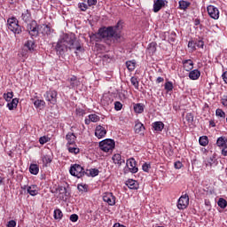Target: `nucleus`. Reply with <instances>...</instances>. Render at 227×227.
Masks as SVG:
<instances>
[{
    "mask_svg": "<svg viewBox=\"0 0 227 227\" xmlns=\"http://www.w3.org/2000/svg\"><path fill=\"white\" fill-rule=\"evenodd\" d=\"M69 51H74L75 54L84 53V45L81 42L77 41V37L74 34H64L59 40L55 46V51L58 56H63L65 52Z\"/></svg>",
    "mask_w": 227,
    "mask_h": 227,
    "instance_id": "1",
    "label": "nucleus"
},
{
    "mask_svg": "<svg viewBox=\"0 0 227 227\" xmlns=\"http://www.w3.org/2000/svg\"><path fill=\"white\" fill-rule=\"evenodd\" d=\"M121 29H123V21L119 20L115 26L99 28L98 33L90 35V39L96 42L105 40L110 45L111 40H114V42L121 40Z\"/></svg>",
    "mask_w": 227,
    "mask_h": 227,
    "instance_id": "2",
    "label": "nucleus"
},
{
    "mask_svg": "<svg viewBox=\"0 0 227 227\" xmlns=\"http://www.w3.org/2000/svg\"><path fill=\"white\" fill-rule=\"evenodd\" d=\"M7 27L10 31L14 33V35H20V33H22V27L19 25V20L15 17L7 20Z\"/></svg>",
    "mask_w": 227,
    "mask_h": 227,
    "instance_id": "3",
    "label": "nucleus"
},
{
    "mask_svg": "<svg viewBox=\"0 0 227 227\" xmlns=\"http://www.w3.org/2000/svg\"><path fill=\"white\" fill-rule=\"evenodd\" d=\"M115 143L114 140L111 138H106L101 142H99V148L102 152L112 153L113 150H114Z\"/></svg>",
    "mask_w": 227,
    "mask_h": 227,
    "instance_id": "4",
    "label": "nucleus"
},
{
    "mask_svg": "<svg viewBox=\"0 0 227 227\" xmlns=\"http://www.w3.org/2000/svg\"><path fill=\"white\" fill-rule=\"evenodd\" d=\"M27 29L31 38H36L40 33V25H38L35 20H32L27 24Z\"/></svg>",
    "mask_w": 227,
    "mask_h": 227,
    "instance_id": "5",
    "label": "nucleus"
},
{
    "mask_svg": "<svg viewBox=\"0 0 227 227\" xmlns=\"http://www.w3.org/2000/svg\"><path fill=\"white\" fill-rule=\"evenodd\" d=\"M69 172L72 176H76V178H81L82 176H84V168L79 164L72 165Z\"/></svg>",
    "mask_w": 227,
    "mask_h": 227,
    "instance_id": "6",
    "label": "nucleus"
},
{
    "mask_svg": "<svg viewBox=\"0 0 227 227\" xmlns=\"http://www.w3.org/2000/svg\"><path fill=\"white\" fill-rule=\"evenodd\" d=\"M44 98L47 102H50V104H52L53 106L56 105V102H58V91L56 90H48L44 94Z\"/></svg>",
    "mask_w": 227,
    "mask_h": 227,
    "instance_id": "7",
    "label": "nucleus"
},
{
    "mask_svg": "<svg viewBox=\"0 0 227 227\" xmlns=\"http://www.w3.org/2000/svg\"><path fill=\"white\" fill-rule=\"evenodd\" d=\"M137 163L136 162V159L129 158L126 161V166L129 171V173L136 174L137 171H139V168H137Z\"/></svg>",
    "mask_w": 227,
    "mask_h": 227,
    "instance_id": "8",
    "label": "nucleus"
},
{
    "mask_svg": "<svg viewBox=\"0 0 227 227\" xmlns=\"http://www.w3.org/2000/svg\"><path fill=\"white\" fill-rule=\"evenodd\" d=\"M186 207H189V195L184 194L179 198L177 201V208L179 210H185Z\"/></svg>",
    "mask_w": 227,
    "mask_h": 227,
    "instance_id": "9",
    "label": "nucleus"
},
{
    "mask_svg": "<svg viewBox=\"0 0 227 227\" xmlns=\"http://www.w3.org/2000/svg\"><path fill=\"white\" fill-rule=\"evenodd\" d=\"M103 201L110 205V207H114V205H116V197L113 192H106L103 195Z\"/></svg>",
    "mask_w": 227,
    "mask_h": 227,
    "instance_id": "10",
    "label": "nucleus"
},
{
    "mask_svg": "<svg viewBox=\"0 0 227 227\" xmlns=\"http://www.w3.org/2000/svg\"><path fill=\"white\" fill-rule=\"evenodd\" d=\"M207 10L211 19H214L215 20H217V19H219V9H217V7L214 5H208Z\"/></svg>",
    "mask_w": 227,
    "mask_h": 227,
    "instance_id": "11",
    "label": "nucleus"
},
{
    "mask_svg": "<svg viewBox=\"0 0 227 227\" xmlns=\"http://www.w3.org/2000/svg\"><path fill=\"white\" fill-rule=\"evenodd\" d=\"M168 4V2L166 0H154L153 2V12L154 13H158V12H160L164 6Z\"/></svg>",
    "mask_w": 227,
    "mask_h": 227,
    "instance_id": "12",
    "label": "nucleus"
},
{
    "mask_svg": "<svg viewBox=\"0 0 227 227\" xmlns=\"http://www.w3.org/2000/svg\"><path fill=\"white\" fill-rule=\"evenodd\" d=\"M106 134H107V129L102 125H98L96 127L95 129V136L98 137V139H102L103 137H106Z\"/></svg>",
    "mask_w": 227,
    "mask_h": 227,
    "instance_id": "13",
    "label": "nucleus"
},
{
    "mask_svg": "<svg viewBox=\"0 0 227 227\" xmlns=\"http://www.w3.org/2000/svg\"><path fill=\"white\" fill-rule=\"evenodd\" d=\"M204 164L206 168H212L213 166H217V159H215V156H211L204 160Z\"/></svg>",
    "mask_w": 227,
    "mask_h": 227,
    "instance_id": "14",
    "label": "nucleus"
},
{
    "mask_svg": "<svg viewBox=\"0 0 227 227\" xmlns=\"http://www.w3.org/2000/svg\"><path fill=\"white\" fill-rule=\"evenodd\" d=\"M183 67L186 72H191L194 68V63L191 59L183 60Z\"/></svg>",
    "mask_w": 227,
    "mask_h": 227,
    "instance_id": "15",
    "label": "nucleus"
},
{
    "mask_svg": "<svg viewBox=\"0 0 227 227\" xmlns=\"http://www.w3.org/2000/svg\"><path fill=\"white\" fill-rule=\"evenodd\" d=\"M200 76H201V72H200V70L198 69L191 70L189 73V78L192 81H198V79H200Z\"/></svg>",
    "mask_w": 227,
    "mask_h": 227,
    "instance_id": "16",
    "label": "nucleus"
},
{
    "mask_svg": "<svg viewBox=\"0 0 227 227\" xmlns=\"http://www.w3.org/2000/svg\"><path fill=\"white\" fill-rule=\"evenodd\" d=\"M112 160L114 161V164H117L119 167L125 164V160L121 159V155L120 153L114 154L112 157Z\"/></svg>",
    "mask_w": 227,
    "mask_h": 227,
    "instance_id": "17",
    "label": "nucleus"
},
{
    "mask_svg": "<svg viewBox=\"0 0 227 227\" xmlns=\"http://www.w3.org/2000/svg\"><path fill=\"white\" fill-rule=\"evenodd\" d=\"M66 139L67 141V146H70L75 145V139H77V137L74 133H68L66 136Z\"/></svg>",
    "mask_w": 227,
    "mask_h": 227,
    "instance_id": "18",
    "label": "nucleus"
},
{
    "mask_svg": "<svg viewBox=\"0 0 227 227\" xmlns=\"http://www.w3.org/2000/svg\"><path fill=\"white\" fill-rule=\"evenodd\" d=\"M126 185L129 187V189L131 190H137L139 188V184H137V181L134 180V179H129L126 182Z\"/></svg>",
    "mask_w": 227,
    "mask_h": 227,
    "instance_id": "19",
    "label": "nucleus"
},
{
    "mask_svg": "<svg viewBox=\"0 0 227 227\" xmlns=\"http://www.w3.org/2000/svg\"><path fill=\"white\" fill-rule=\"evenodd\" d=\"M146 52L149 56H153L154 52H157V43H149Z\"/></svg>",
    "mask_w": 227,
    "mask_h": 227,
    "instance_id": "20",
    "label": "nucleus"
},
{
    "mask_svg": "<svg viewBox=\"0 0 227 227\" xmlns=\"http://www.w3.org/2000/svg\"><path fill=\"white\" fill-rule=\"evenodd\" d=\"M39 32L42 35H49L51 33V27L49 25H39Z\"/></svg>",
    "mask_w": 227,
    "mask_h": 227,
    "instance_id": "21",
    "label": "nucleus"
},
{
    "mask_svg": "<svg viewBox=\"0 0 227 227\" xmlns=\"http://www.w3.org/2000/svg\"><path fill=\"white\" fill-rule=\"evenodd\" d=\"M216 145L218 146V148H224L225 146H227V138L226 137H220L217 138L216 140Z\"/></svg>",
    "mask_w": 227,
    "mask_h": 227,
    "instance_id": "22",
    "label": "nucleus"
},
{
    "mask_svg": "<svg viewBox=\"0 0 227 227\" xmlns=\"http://www.w3.org/2000/svg\"><path fill=\"white\" fill-rule=\"evenodd\" d=\"M27 192L28 194H30V196H36V194H38V186L35 184L27 186Z\"/></svg>",
    "mask_w": 227,
    "mask_h": 227,
    "instance_id": "23",
    "label": "nucleus"
},
{
    "mask_svg": "<svg viewBox=\"0 0 227 227\" xmlns=\"http://www.w3.org/2000/svg\"><path fill=\"white\" fill-rule=\"evenodd\" d=\"M153 128L156 132H162L164 130V122L155 121L153 123Z\"/></svg>",
    "mask_w": 227,
    "mask_h": 227,
    "instance_id": "24",
    "label": "nucleus"
},
{
    "mask_svg": "<svg viewBox=\"0 0 227 227\" xmlns=\"http://www.w3.org/2000/svg\"><path fill=\"white\" fill-rule=\"evenodd\" d=\"M87 148L90 153H93V152H95V150L98 148V144L96 142H89L87 145Z\"/></svg>",
    "mask_w": 227,
    "mask_h": 227,
    "instance_id": "25",
    "label": "nucleus"
},
{
    "mask_svg": "<svg viewBox=\"0 0 227 227\" xmlns=\"http://www.w3.org/2000/svg\"><path fill=\"white\" fill-rule=\"evenodd\" d=\"M17 106H19L18 98H13L12 102L7 104V107L10 111H13L15 108H17Z\"/></svg>",
    "mask_w": 227,
    "mask_h": 227,
    "instance_id": "26",
    "label": "nucleus"
},
{
    "mask_svg": "<svg viewBox=\"0 0 227 227\" xmlns=\"http://www.w3.org/2000/svg\"><path fill=\"white\" fill-rule=\"evenodd\" d=\"M145 130V125L143 123L137 121L135 124V132L136 134H141Z\"/></svg>",
    "mask_w": 227,
    "mask_h": 227,
    "instance_id": "27",
    "label": "nucleus"
},
{
    "mask_svg": "<svg viewBox=\"0 0 227 227\" xmlns=\"http://www.w3.org/2000/svg\"><path fill=\"white\" fill-rule=\"evenodd\" d=\"M40 171V168L38 167L37 164H31L29 167V172L31 175H38Z\"/></svg>",
    "mask_w": 227,
    "mask_h": 227,
    "instance_id": "28",
    "label": "nucleus"
},
{
    "mask_svg": "<svg viewBox=\"0 0 227 227\" xmlns=\"http://www.w3.org/2000/svg\"><path fill=\"white\" fill-rule=\"evenodd\" d=\"M126 67L129 72H134L136 70V60L127 61Z\"/></svg>",
    "mask_w": 227,
    "mask_h": 227,
    "instance_id": "29",
    "label": "nucleus"
},
{
    "mask_svg": "<svg viewBox=\"0 0 227 227\" xmlns=\"http://www.w3.org/2000/svg\"><path fill=\"white\" fill-rule=\"evenodd\" d=\"M67 148L69 153H74V155H77V153H79V148H77V145H75V144H74V145H67Z\"/></svg>",
    "mask_w": 227,
    "mask_h": 227,
    "instance_id": "30",
    "label": "nucleus"
},
{
    "mask_svg": "<svg viewBox=\"0 0 227 227\" xmlns=\"http://www.w3.org/2000/svg\"><path fill=\"white\" fill-rule=\"evenodd\" d=\"M22 20H24V22H29L31 20V12H29V10H26L22 15Z\"/></svg>",
    "mask_w": 227,
    "mask_h": 227,
    "instance_id": "31",
    "label": "nucleus"
},
{
    "mask_svg": "<svg viewBox=\"0 0 227 227\" xmlns=\"http://www.w3.org/2000/svg\"><path fill=\"white\" fill-rule=\"evenodd\" d=\"M98 173H100V171H98V168H90V169H87V176H92L95 177V176H98Z\"/></svg>",
    "mask_w": 227,
    "mask_h": 227,
    "instance_id": "32",
    "label": "nucleus"
},
{
    "mask_svg": "<svg viewBox=\"0 0 227 227\" xmlns=\"http://www.w3.org/2000/svg\"><path fill=\"white\" fill-rule=\"evenodd\" d=\"M191 6V3L187 1L181 0L179 1V9L187 10Z\"/></svg>",
    "mask_w": 227,
    "mask_h": 227,
    "instance_id": "33",
    "label": "nucleus"
},
{
    "mask_svg": "<svg viewBox=\"0 0 227 227\" xmlns=\"http://www.w3.org/2000/svg\"><path fill=\"white\" fill-rule=\"evenodd\" d=\"M134 111L135 113H137L138 114H141L145 111V106L143 104H136L134 106Z\"/></svg>",
    "mask_w": 227,
    "mask_h": 227,
    "instance_id": "34",
    "label": "nucleus"
},
{
    "mask_svg": "<svg viewBox=\"0 0 227 227\" xmlns=\"http://www.w3.org/2000/svg\"><path fill=\"white\" fill-rule=\"evenodd\" d=\"M25 47L28 49V51H35V40H28L25 43Z\"/></svg>",
    "mask_w": 227,
    "mask_h": 227,
    "instance_id": "35",
    "label": "nucleus"
},
{
    "mask_svg": "<svg viewBox=\"0 0 227 227\" xmlns=\"http://www.w3.org/2000/svg\"><path fill=\"white\" fill-rule=\"evenodd\" d=\"M200 146H207L208 145V137L207 136H202L199 139Z\"/></svg>",
    "mask_w": 227,
    "mask_h": 227,
    "instance_id": "36",
    "label": "nucleus"
},
{
    "mask_svg": "<svg viewBox=\"0 0 227 227\" xmlns=\"http://www.w3.org/2000/svg\"><path fill=\"white\" fill-rule=\"evenodd\" d=\"M130 82L136 90H139V80H137V77H136V76L131 77Z\"/></svg>",
    "mask_w": 227,
    "mask_h": 227,
    "instance_id": "37",
    "label": "nucleus"
},
{
    "mask_svg": "<svg viewBox=\"0 0 227 227\" xmlns=\"http://www.w3.org/2000/svg\"><path fill=\"white\" fill-rule=\"evenodd\" d=\"M53 216L54 219L60 220L63 218V212L61 211V209H55Z\"/></svg>",
    "mask_w": 227,
    "mask_h": 227,
    "instance_id": "38",
    "label": "nucleus"
},
{
    "mask_svg": "<svg viewBox=\"0 0 227 227\" xmlns=\"http://www.w3.org/2000/svg\"><path fill=\"white\" fill-rule=\"evenodd\" d=\"M34 106H35V107H36V109H38L40 107H44L45 106V101H43L42 99H36L34 102Z\"/></svg>",
    "mask_w": 227,
    "mask_h": 227,
    "instance_id": "39",
    "label": "nucleus"
},
{
    "mask_svg": "<svg viewBox=\"0 0 227 227\" xmlns=\"http://www.w3.org/2000/svg\"><path fill=\"white\" fill-rule=\"evenodd\" d=\"M69 85L68 88H75L77 86V78L75 76H73L68 80Z\"/></svg>",
    "mask_w": 227,
    "mask_h": 227,
    "instance_id": "40",
    "label": "nucleus"
},
{
    "mask_svg": "<svg viewBox=\"0 0 227 227\" xmlns=\"http://www.w3.org/2000/svg\"><path fill=\"white\" fill-rule=\"evenodd\" d=\"M217 205L218 207H220V208H224L225 207H227V201L226 200L220 198L218 200Z\"/></svg>",
    "mask_w": 227,
    "mask_h": 227,
    "instance_id": "41",
    "label": "nucleus"
},
{
    "mask_svg": "<svg viewBox=\"0 0 227 227\" xmlns=\"http://www.w3.org/2000/svg\"><path fill=\"white\" fill-rule=\"evenodd\" d=\"M215 115L220 118H226V113H224L221 108L216 109Z\"/></svg>",
    "mask_w": 227,
    "mask_h": 227,
    "instance_id": "42",
    "label": "nucleus"
},
{
    "mask_svg": "<svg viewBox=\"0 0 227 227\" xmlns=\"http://www.w3.org/2000/svg\"><path fill=\"white\" fill-rule=\"evenodd\" d=\"M89 119L90 121H93L94 123H97V121H100V117L97 114H90Z\"/></svg>",
    "mask_w": 227,
    "mask_h": 227,
    "instance_id": "43",
    "label": "nucleus"
},
{
    "mask_svg": "<svg viewBox=\"0 0 227 227\" xmlns=\"http://www.w3.org/2000/svg\"><path fill=\"white\" fill-rule=\"evenodd\" d=\"M173 88H174L173 82H167L165 83V90H166V91H173Z\"/></svg>",
    "mask_w": 227,
    "mask_h": 227,
    "instance_id": "44",
    "label": "nucleus"
},
{
    "mask_svg": "<svg viewBox=\"0 0 227 227\" xmlns=\"http://www.w3.org/2000/svg\"><path fill=\"white\" fill-rule=\"evenodd\" d=\"M43 162L45 164V166H47V164H51V162H52V159H51V156L49 155H44L43 157Z\"/></svg>",
    "mask_w": 227,
    "mask_h": 227,
    "instance_id": "45",
    "label": "nucleus"
},
{
    "mask_svg": "<svg viewBox=\"0 0 227 227\" xmlns=\"http://www.w3.org/2000/svg\"><path fill=\"white\" fill-rule=\"evenodd\" d=\"M4 98L6 100V102H10V100L13 98V93L12 92L4 93Z\"/></svg>",
    "mask_w": 227,
    "mask_h": 227,
    "instance_id": "46",
    "label": "nucleus"
},
{
    "mask_svg": "<svg viewBox=\"0 0 227 227\" xmlns=\"http://www.w3.org/2000/svg\"><path fill=\"white\" fill-rule=\"evenodd\" d=\"M151 168H152V165H150V163H144L143 165H142V169H143V171H145V173H148V171H150V169H151Z\"/></svg>",
    "mask_w": 227,
    "mask_h": 227,
    "instance_id": "47",
    "label": "nucleus"
},
{
    "mask_svg": "<svg viewBox=\"0 0 227 227\" xmlns=\"http://www.w3.org/2000/svg\"><path fill=\"white\" fill-rule=\"evenodd\" d=\"M40 145H45V143H49V137H41L39 138Z\"/></svg>",
    "mask_w": 227,
    "mask_h": 227,
    "instance_id": "48",
    "label": "nucleus"
},
{
    "mask_svg": "<svg viewBox=\"0 0 227 227\" xmlns=\"http://www.w3.org/2000/svg\"><path fill=\"white\" fill-rule=\"evenodd\" d=\"M59 194H62V196L60 198H65V196H67V188L66 187H60L59 188Z\"/></svg>",
    "mask_w": 227,
    "mask_h": 227,
    "instance_id": "49",
    "label": "nucleus"
},
{
    "mask_svg": "<svg viewBox=\"0 0 227 227\" xmlns=\"http://www.w3.org/2000/svg\"><path fill=\"white\" fill-rule=\"evenodd\" d=\"M78 219H79V215H77L76 214H73L70 215V221L72 223H77Z\"/></svg>",
    "mask_w": 227,
    "mask_h": 227,
    "instance_id": "50",
    "label": "nucleus"
},
{
    "mask_svg": "<svg viewBox=\"0 0 227 227\" xmlns=\"http://www.w3.org/2000/svg\"><path fill=\"white\" fill-rule=\"evenodd\" d=\"M121 107H123V105H121L120 102L116 101L114 103L115 111H121Z\"/></svg>",
    "mask_w": 227,
    "mask_h": 227,
    "instance_id": "51",
    "label": "nucleus"
},
{
    "mask_svg": "<svg viewBox=\"0 0 227 227\" xmlns=\"http://www.w3.org/2000/svg\"><path fill=\"white\" fill-rule=\"evenodd\" d=\"M17 226V222L15 220H11L8 222L7 227H16Z\"/></svg>",
    "mask_w": 227,
    "mask_h": 227,
    "instance_id": "52",
    "label": "nucleus"
},
{
    "mask_svg": "<svg viewBox=\"0 0 227 227\" xmlns=\"http://www.w3.org/2000/svg\"><path fill=\"white\" fill-rule=\"evenodd\" d=\"M76 114H77L78 116H84L85 112H84L83 109L78 108V109H76Z\"/></svg>",
    "mask_w": 227,
    "mask_h": 227,
    "instance_id": "53",
    "label": "nucleus"
},
{
    "mask_svg": "<svg viewBox=\"0 0 227 227\" xmlns=\"http://www.w3.org/2000/svg\"><path fill=\"white\" fill-rule=\"evenodd\" d=\"M188 47H189L190 49H192V51H194V50L196 49V43H195L193 41H190V42L188 43Z\"/></svg>",
    "mask_w": 227,
    "mask_h": 227,
    "instance_id": "54",
    "label": "nucleus"
},
{
    "mask_svg": "<svg viewBox=\"0 0 227 227\" xmlns=\"http://www.w3.org/2000/svg\"><path fill=\"white\" fill-rule=\"evenodd\" d=\"M186 120L187 121H194V117L192 116V114H187Z\"/></svg>",
    "mask_w": 227,
    "mask_h": 227,
    "instance_id": "55",
    "label": "nucleus"
},
{
    "mask_svg": "<svg viewBox=\"0 0 227 227\" xmlns=\"http://www.w3.org/2000/svg\"><path fill=\"white\" fill-rule=\"evenodd\" d=\"M174 166H175L176 169H182L183 164L180 161H176Z\"/></svg>",
    "mask_w": 227,
    "mask_h": 227,
    "instance_id": "56",
    "label": "nucleus"
},
{
    "mask_svg": "<svg viewBox=\"0 0 227 227\" xmlns=\"http://www.w3.org/2000/svg\"><path fill=\"white\" fill-rule=\"evenodd\" d=\"M79 8L80 10H82V12H86V4L84 3L79 4Z\"/></svg>",
    "mask_w": 227,
    "mask_h": 227,
    "instance_id": "57",
    "label": "nucleus"
},
{
    "mask_svg": "<svg viewBox=\"0 0 227 227\" xmlns=\"http://www.w3.org/2000/svg\"><path fill=\"white\" fill-rule=\"evenodd\" d=\"M78 191L82 192L86 191V184H78Z\"/></svg>",
    "mask_w": 227,
    "mask_h": 227,
    "instance_id": "58",
    "label": "nucleus"
},
{
    "mask_svg": "<svg viewBox=\"0 0 227 227\" xmlns=\"http://www.w3.org/2000/svg\"><path fill=\"white\" fill-rule=\"evenodd\" d=\"M89 6H95L97 4V0H87Z\"/></svg>",
    "mask_w": 227,
    "mask_h": 227,
    "instance_id": "59",
    "label": "nucleus"
},
{
    "mask_svg": "<svg viewBox=\"0 0 227 227\" xmlns=\"http://www.w3.org/2000/svg\"><path fill=\"white\" fill-rule=\"evenodd\" d=\"M222 104L225 107L227 106V96H223V98H222Z\"/></svg>",
    "mask_w": 227,
    "mask_h": 227,
    "instance_id": "60",
    "label": "nucleus"
},
{
    "mask_svg": "<svg viewBox=\"0 0 227 227\" xmlns=\"http://www.w3.org/2000/svg\"><path fill=\"white\" fill-rule=\"evenodd\" d=\"M222 155H223V157H227V145L222 148Z\"/></svg>",
    "mask_w": 227,
    "mask_h": 227,
    "instance_id": "61",
    "label": "nucleus"
},
{
    "mask_svg": "<svg viewBox=\"0 0 227 227\" xmlns=\"http://www.w3.org/2000/svg\"><path fill=\"white\" fill-rule=\"evenodd\" d=\"M195 45H197V47H200V49H203V45H204L203 41L197 42Z\"/></svg>",
    "mask_w": 227,
    "mask_h": 227,
    "instance_id": "62",
    "label": "nucleus"
},
{
    "mask_svg": "<svg viewBox=\"0 0 227 227\" xmlns=\"http://www.w3.org/2000/svg\"><path fill=\"white\" fill-rule=\"evenodd\" d=\"M222 77H223L224 82H226V84H227V72L223 73Z\"/></svg>",
    "mask_w": 227,
    "mask_h": 227,
    "instance_id": "63",
    "label": "nucleus"
},
{
    "mask_svg": "<svg viewBox=\"0 0 227 227\" xmlns=\"http://www.w3.org/2000/svg\"><path fill=\"white\" fill-rule=\"evenodd\" d=\"M114 227H125L124 225H121L120 223H115L114 224Z\"/></svg>",
    "mask_w": 227,
    "mask_h": 227,
    "instance_id": "64",
    "label": "nucleus"
}]
</instances>
